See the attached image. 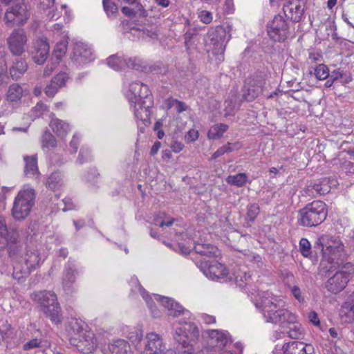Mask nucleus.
Segmentation results:
<instances>
[{
    "label": "nucleus",
    "instance_id": "f3484780",
    "mask_svg": "<svg viewBox=\"0 0 354 354\" xmlns=\"http://www.w3.org/2000/svg\"><path fill=\"white\" fill-rule=\"evenodd\" d=\"M126 95L131 103H138V102L143 101V100L152 98L147 85L139 81H135L129 84Z\"/></svg>",
    "mask_w": 354,
    "mask_h": 354
},
{
    "label": "nucleus",
    "instance_id": "a18cd8bd",
    "mask_svg": "<svg viewBox=\"0 0 354 354\" xmlns=\"http://www.w3.org/2000/svg\"><path fill=\"white\" fill-rule=\"evenodd\" d=\"M259 206L257 203H252L247 207L246 218L248 221L253 222L259 213Z\"/></svg>",
    "mask_w": 354,
    "mask_h": 354
},
{
    "label": "nucleus",
    "instance_id": "5701e85b",
    "mask_svg": "<svg viewBox=\"0 0 354 354\" xmlns=\"http://www.w3.org/2000/svg\"><path fill=\"white\" fill-rule=\"evenodd\" d=\"M134 104V114L136 118L141 121H146L150 117V108L152 106V98H147L143 101Z\"/></svg>",
    "mask_w": 354,
    "mask_h": 354
},
{
    "label": "nucleus",
    "instance_id": "393cba45",
    "mask_svg": "<svg viewBox=\"0 0 354 354\" xmlns=\"http://www.w3.org/2000/svg\"><path fill=\"white\" fill-rule=\"evenodd\" d=\"M131 286H135L137 288L138 290L140 292L142 298L146 301L152 316L155 318L159 317L160 316V310L156 307L153 300L151 299L149 295L147 293L145 290L142 287V286L139 283L137 278H132L131 281Z\"/></svg>",
    "mask_w": 354,
    "mask_h": 354
},
{
    "label": "nucleus",
    "instance_id": "f704fd0d",
    "mask_svg": "<svg viewBox=\"0 0 354 354\" xmlns=\"http://www.w3.org/2000/svg\"><path fill=\"white\" fill-rule=\"evenodd\" d=\"M25 93L26 91L20 85L13 84L10 86L7 92V100L11 102H19Z\"/></svg>",
    "mask_w": 354,
    "mask_h": 354
},
{
    "label": "nucleus",
    "instance_id": "39448f33",
    "mask_svg": "<svg viewBox=\"0 0 354 354\" xmlns=\"http://www.w3.org/2000/svg\"><path fill=\"white\" fill-rule=\"evenodd\" d=\"M35 192L29 185H25L15 198L12 215L15 220H24L30 212L35 204Z\"/></svg>",
    "mask_w": 354,
    "mask_h": 354
},
{
    "label": "nucleus",
    "instance_id": "f8f14e48",
    "mask_svg": "<svg viewBox=\"0 0 354 354\" xmlns=\"http://www.w3.org/2000/svg\"><path fill=\"white\" fill-rule=\"evenodd\" d=\"M264 79L261 74L254 75L245 80L243 97L251 102L262 93Z\"/></svg>",
    "mask_w": 354,
    "mask_h": 354
},
{
    "label": "nucleus",
    "instance_id": "e433bc0d",
    "mask_svg": "<svg viewBox=\"0 0 354 354\" xmlns=\"http://www.w3.org/2000/svg\"><path fill=\"white\" fill-rule=\"evenodd\" d=\"M107 64L113 70L120 71L126 68L127 59L117 55H113L107 59Z\"/></svg>",
    "mask_w": 354,
    "mask_h": 354
},
{
    "label": "nucleus",
    "instance_id": "ea45409f",
    "mask_svg": "<svg viewBox=\"0 0 354 354\" xmlns=\"http://www.w3.org/2000/svg\"><path fill=\"white\" fill-rule=\"evenodd\" d=\"M247 180L248 176L245 173H240L236 175H230L226 178V182L228 184L237 187H241L244 185Z\"/></svg>",
    "mask_w": 354,
    "mask_h": 354
},
{
    "label": "nucleus",
    "instance_id": "6ab92c4d",
    "mask_svg": "<svg viewBox=\"0 0 354 354\" xmlns=\"http://www.w3.org/2000/svg\"><path fill=\"white\" fill-rule=\"evenodd\" d=\"M49 44L46 39L41 38L34 41L30 54L32 60L37 64H43L49 55Z\"/></svg>",
    "mask_w": 354,
    "mask_h": 354
},
{
    "label": "nucleus",
    "instance_id": "0e129e2a",
    "mask_svg": "<svg viewBox=\"0 0 354 354\" xmlns=\"http://www.w3.org/2000/svg\"><path fill=\"white\" fill-rule=\"evenodd\" d=\"M222 149L225 153H230L234 149H237L239 148V143H230L227 142V144L223 145Z\"/></svg>",
    "mask_w": 354,
    "mask_h": 354
},
{
    "label": "nucleus",
    "instance_id": "c9c22d12",
    "mask_svg": "<svg viewBox=\"0 0 354 354\" xmlns=\"http://www.w3.org/2000/svg\"><path fill=\"white\" fill-rule=\"evenodd\" d=\"M124 333L127 338H128L129 341H131V342L135 345L138 344L142 339L143 330L141 326H138L135 327L127 328Z\"/></svg>",
    "mask_w": 354,
    "mask_h": 354
},
{
    "label": "nucleus",
    "instance_id": "9b49d317",
    "mask_svg": "<svg viewBox=\"0 0 354 354\" xmlns=\"http://www.w3.org/2000/svg\"><path fill=\"white\" fill-rule=\"evenodd\" d=\"M70 344L84 354L93 353L97 347L96 337L92 331L82 333L80 337H70Z\"/></svg>",
    "mask_w": 354,
    "mask_h": 354
},
{
    "label": "nucleus",
    "instance_id": "473e14b6",
    "mask_svg": "<svg viewBox=\"0 0 354 354\" xmlns=\"http://www.w3.org/2000/svg\"><path fill=\"white\" fill-rule=\"evenodd\" d=\"M232 275V277H230V279H233L235 284L241 288H243L248 285L251 279V276L246 270L239 268L234 270Z\"/></svg>",
    "mask_w": 354,
    "mask_h": 354
},
{
    "label": "nucleus",
    "instance_id": "4be33fe9",
    "mask_svg": "<svg viewBox=\"0 0 354 354\" xmlns=\"http://www.w3.org/2000/svg\"><path fill=\"white\" fill-rule=\"evenodd\" d=\"M206 333L209 337V344L212 345L216 344L217 347L221 348L232 343L230 335L227 331L210 330Z\"/></svg>",
    "mask_w": 354,
    "mask_h": 354
},
{
    "label": "nucleus",
    "instance_id": "1a4fd4ad",
    "mask_svg": "<svg viewBox=\"0 0 354 354\" xmlns=\"http://www.w3.org/2000/svg\"><path fill=\"white\" fill-rule=\"evenodd\" d=\"M230 37L231 35L226 28L222 26L211 28L207 35L206 46L208 47V50H212L214 54H222Z\"/></svg>",
    "mask_w": 354,
    "mask_h": 354
},
{
    "label": "nucleus",
    "instance_id": "f257e3e1",
    "mask_svg": "<svg viewBox=\"0 0 354 354\" xmlns=\"http://www.w3.org/2000/svg\"><path fill=\"white\" fill-rule=\"evenodd\" d=\"M254 299L256 308L260 310L266 322L283 325L296 321L294 314L283 308V301L271 292H259Z\"/></svg>",
    "mask_w": 354,
    "mask_h": 354
},
{
    "label": "nucleus",
    "instance_id": "49530a36",
    "mask_svg": "<svg viewBox=\"0 0 354 354\" xmlns=\"http://www.w3.org/2000/svg\"><path fill=\"white\" fill-rule=\"evenodd\" d=\"M299 251L305 257H309L311 256V245L307 239H301L299 241Z\"/></svg>",
    "mask_w": 354,
    "mask_h": 354
},
{
    "label": "nucleus",
    "instance_id": "a19ab883",
    "mask_svg": "<svg viewBox=\"0 0 354 354\" xmlns=\"http://www.w3.org/2000/svg\"><path fill=\"white\" fill-rule=\"evenodd\" d=\"M295 322L296 321L293 323H289L292 326L289 327L287 333L288 337L292 339H301L304 336V329L299 324Z\"/></svg>",
    "mask_w": 354,
    "mask_h": 354
},
{
    "label": "nucleus",
    "instance_id": "dca6fc26",
    "mask_svg": "<svg viewBox=\"0 0 354 354\" xmlns=\"http://www.w3.org/2000/svg\"><path fill=\"white\" fill-rule=\"evenodd\" d=\"M30 17L29 11L25 3L17 4L10 8L5 14V21L8 25L24 24Z\"/></svg>",
    "mask_w": 354,
    "mask_h": 354
},
{
    "label": "nucleus",
    "instance_id": "2eb2a0df",
    "mask_svg": "<svg viewBox=\"0 0 354 354\" xmlns=\"http://www.w3.org/2000/svg\"><path fill=\"white\" fill-rule=\"evenodd\" d=\"M10 53L15 56H21L24 52L27 44V36L23 29L14 30L7 39Z\"/></svg>",
    "mask_w": 354,
    "mask_h": 354
},
{
    "label": "nucleus",
    "instance_id": "9d476101",
    "mask_svg": "<svg viewBox=\"0 0 354 354\" xmlns=\"http://www.w3.org/2000/svg\"><path fill=\"white\" fill-rule=\"evenodd\" d=\"M267 32L274 41H283L289 35L288 24L283 16L277 15L267 25Z\"/></svg>",
    "mask_w": 354,
    "mask_h": 354
},
{
    "label": "nucleus",
    "instance_id": "58836bf2",
    "mask_svg": "<svg viewBox=\"0 0 354 354\" xmlns=\"http://www.w3.org/2000/svg\"><path fill=\"white\" fill-rule=\"evenodd\" d=\"M62 185V175L59 171L50 174L46 181V187L52 190H56Z\"/></svg>",
    "mask_w": 354,
    "mask_h": 354
},
{
    "label": "nucleus",
    "instance_id": "3c124183",
    "mask_svg": "<svg viewBox=\"0 0 354 354\" xmlns=\"http://www.w3.org/2000/svg\"><path fill=\"white\" fill-rule=\"evenodd\" d=\"M55 82L50 81V82L45 88V93L48 97H53L57 93L60 87L57 86Z\"/></svg>",
    "mask_w": 354,
    "mask_h": 354
},
{
    "label": "nucleus",
    "instance_id": "69168bd1",
    "mask_svg": "<svg viewBox=\"0 0 354 354\" xmlns=\"http://www.w3.org/2000/svg\"><path fill=\"white\" fill-rule=\"evenodd\" d=\"M196 34V31L194 30H189L184 35L185 39V45L189 48V43L191 41L192 38Z\"/></svg>",
    "mask_w": 354,
    "mask_h": 354
},
{
    "label": "nucleus",
    "instance_id": "680f3d73",
    "mask_svg": "<svg viewBox=\"0 0 354 354\" xmlns=\"http://www.w3.org/2000/svg\"><path fill=\"white\" fill-rule=\"evenodd\" d=\"M198 138V132L195 129H190L185 135V139L187 142H192L196 140Z\"/></svg>",
    "mask_w": 354,
    "mask_h": 354
},
{
    "label": "nucleus",
    "instance_id": "a878e982",
    "mask_svg": "<svg viewBox=\"0 0 354 354\" xmlns=\"http://www.w3.org/2000/svg\"><path fill=\"white\" fill-rule=\"evenodd\" d=\"M284 15L293 21L298 22L301 20L304 14V8H301L297 2L289 1L283 7Z\"/></svg>",
    "mask_w": 354,
    "mask_h": 354
},
{
    "label": "nucleus",
    "instance_id": "864d4df0",
    "mask_svg": "<svg viewBox=\"0 0 354 354\" xmlns=\"http://www.w3.org/2000/svg\"><path fill=\"white\" fill-rule=\"evenodd\" d=\"M236 111V104L231 100H227L225 102V116L232 115L234 114Z\"/></svg>",
    "mask_w": 354,
    "mask_h": 354
},
{
    "label": "nucleus",
    "instance_id": "79ce46f5",
    "mask_svg": "<svg viewBox=\"0 0 354 354\" xmlns=\"http://www.w3.org/2000/svg\"><path fill=\"white\" fill-rule=\"evenodd\" d=\"M41 143L43 149L54 148L57 145V141L55 137L49 131H45L44 133Z\"/></svg>",
    "mask_w": 354,
    "mask_h": 354
},
{
    "label": "nucleus",
    "instance_id": "052dcab7",
    "mask_svg": "<svg viewBox=\"0 0 354 354\" xmlns=\"http://www.w3.org/2000/svg\"><path fill=\"white\" fill-rule=\"evenodd\" d=\"M350 303L348 304L346 308H348V316L351 317V319H354V291L349 297Z\"/></svg>",
    "mask_w": 354,
    "mask_h": 354
},
{
    "label": "nucleus",
    "instance_id": "423d86ee",
    "mask_svg": "<svg viewBox=\"0 0 354 354\" xmlns=\"http://www.w3.org/2000/svg\"><path fill=\"white\" fill-rule=\"evenodd\" d=\"M298 222L306 227H314L321 224L326 218V205L315 201L307 205L299 212Z\"/></svg>",
    "mask_w": 354,
    "mask_h": 354
},
{
    "label": "nucleus",
    "instance_id": "20e7f679",
    "mask_svg": "<svg viewBox=\"0 0 354 354\" xmlns=\"http://www.w3.org/2000/svg\"><path fill=\"white\" fill-rule=\"evenodd\" d=\"M8 249L9 257L15 259L21 251L19 232L12 227H8L6 218L0 216V250Z\"/></svg>",
    "mask_w": 354,
    "mask_h": 354
},
{
    "label": "nucleus",
    "instance_id": "e2e57ef3",
    "mask_svg": "<svg viewBox=\"0 0 354 354\" xmlns=\"http://www.w3.org/2000/svg\"><path fill=\"white\" fill-rule=\"evenodd\" d=\"M308 318L310 323L313 325L318 326L320 325V321L318 315L315 311H310L308 315Z\"/></svg>",
    "mask_w": 354,
    "mask_h": 354
},
{
    "label": "nucleus",
    "instance_id": "8fccbe9b",
    "mask_svg": "<svg viewBox=\"0 0 354 354\" xmlns=\"http://www.w3.org/2000/svg\"><path fill=\"white\" fill-rule=\"evenodd\" d=\"M103 7L108 16L114 15L118 10L117 6L111 0H103Z\"/></svg>",
    "mask_w": 354,
    "mask_h": 354
},
{
    "label": "nucleus",
    "instance_id": "4468645a",
    "mask_svg": "<svg viewBox=\"0 0 354 354\" xmlns=\"http://www.w3.org/2000/svg\"><path fill=\"white\" fill-rule=\"evenodd\" d=\"M196 265L207 278L213 280L223 279L228 274L225 266L216 261L209 262L201 260Z\"/></svg>",
    "mask_w": 354,
    "mask_h": 354
},
{
    "label": "nucleus",
    "instance_id": "37998d69",
    "mask_svg": "<svg viewBox=\"0 0 354 354\" xmlns=\"http://www.w3.org/2000/svg\"><path fill=\"white\" fill-rule=\"evenodd\" d=\"M68 41L66 39H63L59 41L54 49V56L60 59L66 53L67 50Z\"/></svg>",
    "mask_w": 354,
    "mask_h": 354
},
{
    "label": "nucleus",
    "instance_id": "bf43d9fd",
    "mask_svg": "<svg viewBox=\"0 0 354 354\" xmlns=\"http://www.w3.org/2000/svg\"><path fill=\"white\" fill-rule=\"evenodd\" d=\"M80 140V136L77 133L73 135V138L69 144L70 148L71 149L73 153H75L77 151Z\"/></svg>",
    "mask_w": 354,
    "mask_h": 354
},
{
    "label": "nucleus",
    "instance_id": "de8ad7c7",
    "mask_svg": "<svg viewBox=\"0 0 354 354\" xmlns=\"http://www.w3.org/2000/svg\"><path fill=\"white\" fill-rule=\"evenodd\" d=\"M315 75L318 80H325L329 76L328 68L324 64H319L315 68Z\"/></svg>",
    "mask_w": 354,
    "mask_h": 354
},
{
    "label": "nucleus",
    "instance_id": "6e6552de",
    "mask_svg": "<svg viewBox=\"0 0 354 354\" xmlns=\"http://www.w3.org/2000/svg\"><path fill=\"white\" fill-rule=\"evenodd\" d=\"M180 327L175 329L174 339L185 350L184 353L192 354L193 348L190 342L195 340L199 335L197 326L192 322L179 321Z\"/></svg>",
    "mask_w": 354,
    "mask_h": 354
},
{
    "label": "nucleus",
    "instance_id": "c03bdc74",
    "mask_svg": "<svg viewBox=\"0 0 354 354\" xmlns=\"http://www.w3.org/2000/svg\"><path fill=\"white\" fill-rule=\"evenodd\" d=\"M127 59V64L126 68H131L136 71H143L146 68L144 62L138 57L129 58Z\"/></svg>",
    "mask_w": 354,
    "mask_h": 354
},
{
    "label": "nucleus",
    "instance_id": "f03ea898",
    "mask_svg": "<svg viewBox=\"0 0 354 354\" xmlns=\"http://www.w3.org/2000/svg\"><path fill=\"white\" fill-rule=\"evenodd\" d=\"M316 245L322 252V263L330 264L328 270L336 265L344 264L346 256L344 245L337 237L329 234H324L317 239Z\"/></svg>",
    "mask_w": 354,
    "mask_h": 354
},
{
    "label": "nucleus",
    "instance_id": "603ef678",
    "mask_svg": "<svg viewBox=\"0 0 354 354\" xmlns=\"http://www.w3.org/2000/svg\"><path fill=\"white\" fill-rule=\"evenodd\" d=\"M68 79V76L66 73H59L54 77L52 80L53 82H55V83L61 88L65 86Z\"/></svg>",
    "mask_w": 354,
    "mask_h": 354
},
{
    "label": "nucleus",
    "instance_id": "6e6d98bb",
    "mask_svg": "<svg viewBox=\"0 0 354 354\" xmlns=\"http://www.w3.org/2000/svg\"><path fill=\"white\" fill-rule=\"evenodd\" d=\"M198 17L204 24H208L212 21L213 17L211 12L207 10H202L198 14Z\"/></svg>",
    "mask_w": 354,
    "mask_h": 354
},
{
    "label": "nucleus",
    "instance_id": "412c9836",
    "mask_svg": "<svg viewBox=\"0 0 354 354\" xmlns=\"http://www.w3.org/2000/svg\"><path fill=\"white\" fill-rule=\"evenodd\" d=\"M282 349L283 354H310L314 351L311 344L297 341L285 344Z\"/></svg>",
    "mask_w": 354,
    "mask_h": 354
},
{
    "label": "nucleus",
    "instance_id": "aec40b11",
    "mask_svg": "<svg viewBox=\"0 0 354 354\" xmlns=\"http://www.w3.org/2000/svg\"><path fill=\"white\" fill-rule=\"evenodd\" d=\"M71 58L79 65L87 63L93 59L91 49L82 42L76 43L74 45Z\"/></svg>",
    "mask_w": 354,
    "mask_h": 354
},
{
    "label": "nucleus",
    "instance_id": "c756f323",
    "mask_svg": "<svg viewBox=\"0 0 354 354\" xmlns=\"http://www.w3.org/2000/svg\"><path fill=\"white\" fill-rule=\"evenodd\" d=\"M337 181L335 179L324 178L318 183L310 185L312 189L315 190L317 194L324 195L330 192L332 186H336Z\"/></svg>",
    "mask_w": 354,
    "mask_h": 354
},
{
    "label": "nucleus",
    "instance_id": "5fc2aeb1",
    "mask_svg": "<svg viewBox=\"0 0 354 354\" xmlns=\"http://www.w3.org/2000/svg\"><path fill=\"white\" fill-rule=\"evenodd\" d=\"M290 292H292L294 297L299 302L303 303L304 302V297L302 295V292L300 289V288L297 286L294 285L292 286H289Z\"/></svg>",
    "mask_w": 354,
    "mask_h": 354
},
{
    "label": "nucleus",
    "instance_id": "ddd939ff",
    "mask_svg": "<svg viewBox=\"0 0 354 354\" xmlns=\"http://www.w3.org/2000/svg\"><path fill=\"white\" fill-rule=\"evenodd\" d=\"M40 261L38 251L28 252L25 258V266L21 267L19 262H15L12 274L14 278L20 279L24 276L28 275L32 270L39 266Z\"/></svg>",
    "mask_w": 354,
    "mask_h": 354
},
{
    "label": "nucleus",
    "instance_id": "2f4dec72",
    "mask_svg": "<svg viewBox=\"0 0 354 354\" xmlns=\"http://www.w3.org/2000/svg\"><path fill=\"white\" fill-rule=\"evenodd\" d=\"M24 161L26 176L31 178L37 176L39 173L37 156H25Z\"/></svg>",
    "mask_w": 354,
    "mask_h": 354
},
{
    "label": "nucleus",
    "instance_id": "7c9ffc66",
    "mask_svg": "<svg viewBox=\"0 0 354 354\" xmlns=\"http://www.w3.org/2000/svg\"><path fill=\"white\" fill-rule=\"evenodd\" d=\"M50 126L53 132L62 138L66 136L71 131L70 124L58 118L52 119Z\"/></svg>",
    "mask_w": 354,
    "mask_h": 354
},
{
    "label": "nucleus",
    "instance_id": "c85d7f7f",
    "mask_svg": "<svg viewBox=\"0 0 354 354\" xmlns=\"http://www.w3.org/2000/svg\"><path fill=\"white\" fill-rule=\"evenodd\" d=\"M196 253L207 257H216L220 255L218 249L212 245L206 243H196L194 247Z\"/></svg>",
    "mask_w": 354,
    "mask_h": 354
},
{
    "label": "nucleus",
    "instance_id": "13d9d810",
    "mask_svg": "<svg viewBox=\"0 0 354 354\" xmlns=\"http://www.w3.org/2000/svg\"><path fill=\"white\" fill-rule=\"evenodd\" d=\"M41 342L37 339H32L30 340L29 342H26L25 344H24V349L25 351L33 349L35 348H38L40 346Z\"/></svg>",
    "mask_w": 354,
    "mask_h": 354
},
{
    "label": "nucleus",
    "instance_id": "a211bd4d",
    "mask_svg": "<svg viewBox=\"0 0 354 354\" xmlns=\"http://www.w3.org/2000/svg\"><path fill=\"white\" fill-rule=\"evenodd\" d=\"M154 298L162 306L167 309L169 315L173 317L183 315L185 318L188 319L190 317V313L171 298L162 297L158 295H154Z\"/></svg>",
    "mask_w": 354,
    "mask_h": 354
},
{
    "label": "nucleus",
    "instance_id": "cd10ccee",
    "mask_svg": "<svg viewBox=\"0 0 354 354\" xmlns=\"http://www.w3.org/2000/svg\"><path fill=\"white\" fill-rule=\"evenodd\" d=\"M28 69L26 61L21 58L15 59L10 68V74L12 80L19 79Z\"/></svg>",
    "mask_w": 354,
    "mask_h": 354
},
{
    "label": "nucleus",
    "instance_id": "4c0bfd02",
    "mask_svg": "<svg viewBox=\"0 0 354 354\" xmlns=\"http://www.w3.org/2000/svg\"><path fill=\"white\" fill-rule=\"evenodd\" d=\"M228 129V126L225 124L219 123L211 127L207 133L209 139H220L223 133Z\"/></svg>",
    "mask_w": 354,
    "mask_h": 354
},
{
    "label": "nucleus",
    "instance_id": "4d7b16f0",
    "mask_svg": "<svg viewBox=\"0 0 354 354\" xmlns=\"http://www.w3.org/2000/svg\"><path fill=\"white\" fill-rule=\"evenodd\" d=\"M46 110V106L43 103H37L32 109L35 117H40Z\"/></svg>",
    "mask_w": 354,
    "mask_h": 354
},
{
    "label": "nucleus",
    "instance_id": "bb28decb",
    "mask_svg": "<svg viewBox=\"0 0 354 354\" xmlns=\"http://www.w3.org/2000/svg\"><path fill=\"white\" fill-rule=\"evenodd\" d=\"M75 270L71 267L64 269L62 276V286L66 293H71L75 291Z\"/></svg>",
    "mask_w": 354,
    "mask_h": 354
},
{
    "label": "nucleus",
    "instance_id": "7ed1b4c3",
    "mask_svg": "<svg viewBox=\"0 0 354 354\" xmlns=\"http://www.w3.org/2000/svg\"><path fill=\"white\" fill-rule=\"evenodd\" d=\"M32 300L39 304L41 310L55 324L62 322L61 307L56 294L52 291L42 290L31 294Z\"/></svg>",
    "mask_w": 354,
    "mask_h": 354
},
{
    "label": "nucleus",
    "instance_id": "09e8293b",
    "mask_svg": "<svg viewBox=\"0 0 354 354\" xmlns=\"http://www.w3.org/2000/svg\"><path fill=\"white\" fill-rule=\"evenodd\" d=\"M92 156L91 154V150L88 148L82 147L79 153L77 162L82 165L83 163L88 162L91 160Z\"/></svg>",
    "mask_w": 354,
    "mask_h": 354
},
{
    "label": "nucleus",
    "instance_id": "774afa93",
    "mask_svg": "<svg viewBox=\"0 0 354 354\" xmlns=\"http://www.w3.org/2000/svg\"><path fill=\"white\" fill-rule=\"evenodd\" d=\"M184 145L178 141H174L171 145V148L174 153H178L183 150Z\"/></svg>",
    "mask_w": 354,
    "mask_h": 354
},
{
    "label": "nucleus",
    "instance_id": "72a5a7b5",
    "mask_svg": "<svg viewBox=\"0 0 354 354\" xmlns=\"http://www.w3.org/2000/svg\"><path fill=\"white\" fill-rule=\"evenodd\" d=\"M85 326L86 325L83 321L71 319L68 323V331L71 337H80L82 333L87 331L85 329Z\"/></svg>",
    "mask_w": 354,
    "mask_h": 354
},
{
    "label": "nucleus",
    "instance_id": "0eeeda50",
    "mask_svg": "<svg viewBox=\"0 0 354 354\" xmlns=\"http://www.w3.org/2000/svg\"><path fill=\"white\" fill-rule=\"evenodd\" d=\"M332 270H335V272L326 283V288L331 293L337 294L346 287L350 277L354 274V265L345 262L344 264L336 265Z\"/></svg>",
    "mask_w": 354,
    "mask_h": 354
},
{
    "label": "nucleus",
    "instance_id": "b1692460",
    "mask_svg": "<svg viewBox=\"0 0 354 354\" xmlns=\"http://www.w3.org/2000/svg\"><path fill=\"white\" fill-rule=\"evenodd\" d=\"M107 351L105 349L102 350L104 354H130L131 348L127 341L118 339L109 344Z\"/></svg>",
    "mask_w": 354,
    "mask_h": 354
},
{
    "label": "nucleus",
    "instance_id": "338daca9",
    "mask_svg": "<svg viewBox=\"0 0 354 354\" xmlns=\"http://www.w3.org/2000/svg\"><path fill=\"white\" fill-rule=\"evenodd\" d=\"M344 75V73L340 69L334 70L330 74H329V77L333 81L337 80L339 78H342Z\"/></svg>",
    "mask_w": 354,
    "mask_h": 354
}]
</instances>
